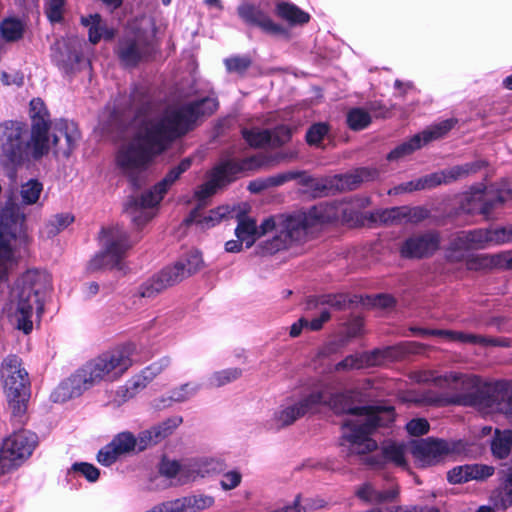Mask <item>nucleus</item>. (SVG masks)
I'll return each instance as SVG.
<instances>
[{
  "instance_id": "f257e3e1",
  "label": "nucleus",
  "mask_w": 512,
  "mask_h": 512,
  "mask_svg": "<svg viewBox=\"0 0 512 512\" xmlns=\"http://www.w3.org/2000/svg\"><path fill=\"white\" fill-rule=\"evenodd\" d=\"M335 214L312 209L293 216L278 215L265 219L259 226L247 216H239L235 235L244 242L246 248L252 247L257 240L265 239L259 244L261 253L273 254L286 249L292 242L300 241L312 233L324 221Z\"/></svg>"
},
{
  "instance_id": "f03ea898",
  "label": "nucleus",
  "mask_w": 512,
  "mask_h": 512,
  "mask_svg": "<svg viewBox=\"0 0 512 512\" xmlns=\"http://www.w3.org/2000/svg\"><path fill=\"white\" fill-rule=\"evenodd\" d=\"M137 131L133 137L124 140L115 155L119 172L135 182L153 158L161 153L172 139L164 127L159 111L147 108L136 118Z\"/></svg>"
},
{
  "instance_id": "7ed1b4c3",
  "label": "nucleus",
  "mask_w": 512,
  "mask_h": 512,
  "mask_svg": "<svg viewBox=\"0 0 512 512\" xmlns=\"http://www.w3.org/2000/svg\"><path fill=\"white\" fill-rule=\"evenodd\" d=\"M135 351L133 343H125L88 361L54 390L52 398L65 402L102 382L118 380L132 366Z\"/></svg>"
},
{
  "instance_id": "20e7f679",
  "label": "nucleus",
  "mask_w": 512,
  "mask_h": 512,
  "mask_svg": "<svg viewBox=\"0 0 512 512\" xmlns=\"http://www.w3.org/2000/svg\"><path fill=\"white\" fill-rule=\"evenodd\" d=\"M51 288V277L45 270L28 269L16 281L5 313L17 329L28 334L35 316L43 313L44 301Z\"/></svg>"
},
{
  "instance_id": "39448f33",
  "label": "nucleus",
  "mask_w": 512,
  "mask_h": 512,
  "mask_svg": "<svg viewBox=\"0 0 512 512\" xmlns=\"http://www.w3.org/2000/svg\"><path fill=\"white\" fill-rule=\"evenodd\" d=\"M30 116L33 119L31 137L33 157L39 158L50 149H53L57 155L68 157L80 138L77 126L73 122L59 121L49 127L48 111L39 98L31 100Z\"/></svg>"
},
{
  "instance_id": "423d86ee",
  "label": "nucleus",
  "mask_w": 512,
  "mask_h": 512,
  "mask_svg": "<svg viewBox=\"0 0 512 512\" xmlns=\"http://www.w3.org/2000/svg\"><path fill=\"white\" fill-rule=\"evenodd\" d=\"M394 421L391 407H362L351 410L344 423V439L352 453L364 454L376 448V442L369 436L380 426Z\"/></svg>"
},
{
  "instance_id": "0eeeda50",
  "label": "nucleus",
  "mask_w": 512,
  "mask_h": 512,
  "mask_svg": "<svg viewBox=\"0 0 512 512\" xmlns=\"http://www.w3.org/2000/svg\"><path fill=\"white\" fill-rule=\"evenodd\" d=\"M24 222L25 214L18 204L8 203L0 213V280H6L21 257Z\"/></svg>"
},
{
  "instance_id": "6e6552de",
  "label": "nucleus",
  "mask_w": 512,
  "mask_h": 512,
  "mask_svg": "<svg viewBox=\"0 0 512 512\" xmlns=\"http://www.w3.org/2000/svg\"><path fill=\"white\" fill-rule=\"evenodd\" d=\"M1 379L12 417L22 423L29 398L28 374L17 356L6 357L1 367Z\"/></svg>"
},
{
  "instance_id": "1a4fd4ad",
  "label": "nucleus",
  "mask_w": 512,
  "mask_h": 512,
  "mask_svg": "<svg viewBox=\"0 0 512 512\" xmlns=\"http://www.w3.org/2000/svg\"><path fill=\"white\" fill-rule=\"evenodd\" d=\"M190 159H185L171 169L167 175L151 190L143 193L139 199L133 201L128 207V213L133 223L140 227L156 216V208L162 201L168 189L176 182L182 173L190 167Z\"/></svg>"
},
{
  "instance_id": "9d476101",
  "label": "nucleus",
  "mask_w": 512,
  "mask_h": 512,
  "mask_svg": "<svg viewBox=\"0 0 512 512\" xmlns=\"http://www.w3.org/2000/svg\"><path fill=\"white\" fill-rule=\"evenodd\" d=\"M218 103L214 98H205L192 103L180 110L172 109L165 113L159 112L164 127L169 130L172 138L187 132L199 116L212 114Z\"/></svg>"
},
{
  "instance_id": "9b49d317",
  "label": "nucleus",
  "mask_w": 512,
  "mask_h": 512,
  "mask_svg": "<svg viewBox=\"0 0 512 512\" xmlns=\"http://www.w3.org/2000/svg\"><path fill=\"white\" fill-rule=\"evenodd\" d=\"M502 245L499 228L462 231L451 242L447 252L450 261L458 262L467 258L468 251Z\"/></svg>"
},
{
  "instance_id": "f8f14e48",
  "label": "nucleus",
  "mask_w": 512,
  "mask_h": 512,
  "mask_svg": "<svg viewBox=\"0 0 512 512\" xmlns=\"http://www.w3.org/2000/svg\"><path fill=\"white\" fill-rule=\"evenodd\" d=\"M323 399V393L319 390L310 392L299 398L287 399L273 411L267 422L268 428L278 431L292 425L297 419L320 404Z\"/></svg>"
},
{
  "instance_id": "ddd939ff",
  "label": "nucleus",
  "mask_w": 512,
  "mask_h": 512,
  "mask_svg": "<svg viewBox=\"0 0 512 512\" xmlns=\"http://www.w3.org/2000/svg\"><path fill=\"white\" fill-rule=\"evenodd\" d=\"M102 241L105 250L90 261L92 270L120 265L125 252L131 247L126 231L119 226L104 231Z\"/></svg>"
},
{
  "instance_id": "4468645a",
  "label": "nucleus",
  "mask_w": 512,
  "mask_h": 512,
  "mask_svg": "<svg viewBox=\"0 0 512 512\" xmlns=\"http://www.w3.org/2000/svg\"><path fill=\"white\" fill-rule=\"evenodd\" d=\"M36 436L27 430H20L3 441L0 449V471H6L18 466L29 457L35 447Z\"/></svg>"
},
{
  "instance_id": "2eb2a0df",
  "label": "nucleus",
  "mask_w": 512,
  "mask_h": 512,
  "mask_svg": "<svg viewBox=\"0 0 512 512\" xmlns=\"http://www.w3.org/2000/svg\"><path fill=\"white\" fill-rule=\"evenodd\" d=\"M23 127L18 123L6 122L0 125V149L7 161L16 163L21 161L25 155L31 154V142L25 146L22 140Z\"/></svg>"
},
{
  "instance_id": "dca6fc26",
  "label": "nucleus",
  "mask_w": 512,
  "mask_h": 512,
  "mask_svg": "<svg viewBox=\"0 0 512 512\" xmlns=\"http://www.w3.org/2000/svg\"><path fill=\"white\" fill-rule=\"evenodd\" d=\"M454 124V120L448 119L425 129L421 133L413 136L411 139L391 151L388 155V159H399L413 153L415 150L421 148L428 142L443 137L449 130L452 129Z\"/></svg>"
},
{
  "instance_id": "f3484780",
  "label": "nucleus",
  "mask_w": 512,
  "mask_h": 512,
  "mask_svg": "<svg viewBox=\"0 0 512 512\" xmlns=\"http://www.w3.org/2000/svg\"><path fill=\"white\" fill-rule=\"evenodd\" d=\"M452 452L451 446L436 439H425L412 443L411 453L420 467L433 465Z\"/></svg>"
},
{
  "instance_id": "a211bd4d",
  "label": "nucleus",
  "mask_w": 512,
  "mask_h": 512,
  "mask_svg": "<svg viewBox=\"0 0 512 512\" xmlns=\"http://www.w3.org/2000/svg\"><path fill=\"white\" fill-rule=\"evenodd\" d=\"M138 452L136 437L128 431L117 434L112 441L102 448L97 456V460L104 466H110L119 457Z\"/></svg>"
},
{
  "instance_id": "6ab92c4d",
  "label": "nucleus",
  "mask_w": 512,
  "mask_h": 512,
  "mask_svg": "<svg viewBox=\"0 0 512 512\" xmlns=\"http://www.w3.org/2000/svg\"><path fill=\"white\" fill-rule=\"evenodd\" d=\"M478 165L476 163H469L462 166H455L441 173H436L432 175L429 179H419L417 181H411L406 183L403 186L397 188L400 191H414L425 187H431L434 185H438L441 183H448L453 180H457L463 177H466L472 172H475L478 169Z\"/></svg>"
},
{
  "instance_id": "aec40b11",
  "label": "nucleus",
  "mask_w": 512,
  "mask_h": 512,
  "mask_svg": "<svg viewBox=\"0 0 512 512\" xmlns=\"http://www.w3.org/2000/svg\"><path fill=\"white\" fill-rule=\"evenodd\" d=\"M240 171L241 167L235 162L228 161L221 164L213 171L211 179L195 191L196 199L200 203L204 202L216 192L217 188L231 182Z\"/></svg>"
},
{
  "instance_id": "412c9836",
  "label": "nucleus",
  "mask_w": 512,
  "mask_h": 512,
  "mask_svg": "<svg viewBox=\"0 0 512 512\" xmlns=\"http://www.w3.org/2000/svg\"><path fill=\"white\" fill-rule=\"evenodd\" d=\"M400 494V488L397 483L390 482L385 487L366 482L360 485L356 490V495L361 500L370 504H384L394 502Z\"/></svg>"
},
{
  "instance_id": "4be33fe9",
  "label": "nucleus",
  "mask_w": 512,
  "mask_h": 512,
  "mask_svg": "<svg viewBox=\"0 0 512 512\" xmlns=\"http://www.w3.org/2000/svg\"><path fill=\"white\" fill-rule=\"evenodd\" d=\"M170 360L168 358H162L141 371L140 374L133 377L126 386L118 389L119 394H123V397L131 398L140 389H143L151 382L157 375H159L165 368L169 366Z\"/></svg>"
},
{
  "instance_id": "5701e85b",
  "label": "nucleus",
  "mask_w": 512,
  "mask_h": 512,
  "mask_svg": "<svg viewBox=\"0 0 512 512\" xmlns=\"http://www.w3.org/2000/svg\"><path fill=\"white\" fill-rule=\"evenodd\" d=\"M494 472L493 466L485 464L462 465L451 469L447 473V478L452 484H460L471 480L483 481L491 477Z\"/></svg>"
},
{
  "instance_id": "b1692460",
  "label": "nucleus",
  "mask_w": 512,
  "mask_h": 512,
  "mask_svg": "<svg viewBox=\"0 0 512 512\" xmlns=\"http://www.w3.org/2000/svg\"><path fill=\"white\" fill-rule=\"evenodd\" d=\"M439 246V239L434 234L409 238L401 247V253L407 257H424L432 254Z\"/></svg>"
},
{
  "instance_id": "393cba45",
  "label": "nucleus",
  "mask_w": 512,
  "mask_h": 512,
  "mask_svg": "<svg viewBox=\"0 0 512 512\" xmlns=\"http://www.w3.org/2000/svg\"><path fill=\"white\" fill-rule=\"evenodd\" d=\"M243 137L250 146L262 147L266 144L281 145L286 142L290 137V131L286 127L279 128L274 135H271L268 130L259 129H245Z\"/></svg>"
},
{
  "instance_id": "a878e982",
  "label": "nucleus",
  "mask_w": 512,
  "mask_h": 512,
  "mask_svg": "<svg viewBox=\"0 0 512 512\" xmlns=\"http://www.w3.org/2000/svg\"><path fill=\"white\" fill-rule=\"evenodd\" d=\"M469 269L503 268L512 269V249L495 254H481L467 262Z\"/></svg>"
},
{
  "instance_id": "bb28decb",
  "label": "nucleus",
  "mask_w": 512,
  "mask_h": 512,
  "mask_svg": "<svg viewBox=\"0 0 512 512\" xmlns=\"http://www.w3.org/2000/svg\"><path fill=\"white\" fill-rule=\"evenodd\" d=\"M479 411L484 414L502 412L512 420V396L496 392L476 402Z\"/></svg>"
},
{
  "instance_id": "cd10ccee",
  "label": "nucleus",
  "mask_w": 512,
  "mask_h": 512,
  "mask_svg": "<svg viewBox=\"0 0 512 512\" xmlns=\"http://www.w3.org/2000/svg\"><path fill=\"white\" fill-rule=\"evenodd\" d=\"M204 265L202 255L198 251H191L173 266L167 267L178 283L199 271Z\"/></svg>"
},
{
  "instance_id": "c85d7f7f",
  "label": "nucleus",
  "mask_w": 512,
  "mask_h": 512,
  "mask_svg": "<svg viewBox=\"0 0 512 512\" xmlns=\"http://www.w3.org/2000/svg\"><path fill=\"white\" fill-rule=\"evenodd\" d=\"M428 335L438 336L444 339L446 342H459V343H472V344H480V345H494V346H504L505 343L495 340V339H486L484 337L468 334L458 331L452 330H428L424 332Z\"/></svg>"
},
{
  "instance_id": "c756f323",
  "label": "nucleus",
  "mask_w": 512,
  "mask_h": 512,
  "mask_svg": "<svg viewBox=\"0 0 512 512\" xmlns=\"http://www.w3.org/2000/svg\"><path fill=\"white\" fill-rule=\"evenodd\" d=\"M168 268H164L157 275L144 282L138 289V294L143 298H151L169 286L176 284Z\"/></svg>"
},
{
  "instance_id": "7c9ffc66",
  "label": "nucleus",
  "mask_w": 512,
  "mask_h": 512,
  "mask_svg": "<svg viewBox=\"0 0 512 512\" xmlns=\"http://www.w3.org/2000/svg\"><path fill=\"white\" fill-rule=\"evenodd\" d=\"M168 268H164L157 275L144 282L138 289V294L143 298H151L169 286L176 284Z\"/></svg>"
},
{
  "instance_id": "2f4dec72",
  "label": "nucleus",
  "mask_w": 512,
  "mask_h": 512,
  "mask_svg": "<svg viewBox=\"0 0 512 512\" xmlns=\"http://www.w3.org/2000/svg\"><path fill=\"white\" fill-rule=\"evenodd\" d=\"M231 212L232 211L229 206L224 205L212 209L204 214L194 211L187 219V222H193L201 229H209L221 223L231 214Z\"/></svg>"
},
{
  "instance_id": "473e14b6",
  "label": "nucleus",
  "mask_w": 512,
  "mask_h": 512,
  "mask_svg": "<svg viewBox=\"0 0 512 512\" xmlns=\"http://www.w3.org/2000/svg\"><path fill=\"white\" fill-rule=\"evenodd\" d=\"M384 355L381 351H373L361 355H350L336 366L337 370L360 369L369 366L381 365Z\"/></svg>"
},
{
  "instance_id": "72a5a7b5",
  "label": "nucleus",
  "mask_w": 512,
  "mask_h": 512,
  "mask_svg": "<svg viewBox=\"0 0 512 512\" xmlns=\"http://www.w3.org/2000/svg\"><path fill=\"white\" fill-rule=\"evenodd\" d=\"M276 13L283 20L290 24H305L310 16L296 5L288 1H279L276 5Z\"/></svg>"
},
{
  "instance_id": "f704fd0d",
  "label": "nucleus",
  "mask_w": 512,
  "mask_h": 512,
  "mask_svg": "<svg viewBox=\"0 0 512 512\" xmlns=\"http://www.w3.org/2000/svg\"><path fill=\"white\" fill-rule=\"evenodd\" d=\"M408 450V446L404 443L388 441L382 446V455L386 462H390L399 467H406Z\"/></svg>"
},
{
  "instance_id": "c9c22d12",
  "label": "nucleus",
  "mask_w": 512,
  "mask_h": 512,
  "mask_svg": "<svg viewBox=\"0 0 512 512\" xmlns=\"http://www.w3.org/2000/svg\"><path fill=\"white\" fill-rule=\"evenodd\" d=\"M82 23L89 28V40L93 44L101 39H111L114 35L113 30L105 26L98 14L82 18Z\"/></svg>"
},
{
  "instance_id": "e433bc0d",
  "label": "nucleus",
  "mask_w": 512,
  "mask_h": 512,
  "mask_svg": "<svg viewBox=\"0 0 512 512\" xmlns=\"http://www.w3.org/2000/svg\"><path fill=\"white\" fill-rule=\"evenodd\" d=\"M511 450H512V431L496 430L494 439L491 443L492 454L499 459H504L509 455Z\"/></svg>"
},
{
  "instance_id": "4c0bfd02",
  "label": "nucleus",
  "mask_w": 512,
  "mask_h": 512,
  "mask_svg": "<svg viewBox=\"0 0 512 512\" xmlns=\"http://www.w3.org/2000/svg\"><path fill=\"white\" fill-rule=\"evenodd\" d=\"M491 501L499 509H507L512 506V472L505 482L492 493Z\"/></svg>"
},
{
  "instance_id": "58836bf2",
  "label": "nucleus",
  "mask_w": 512,
  "mask_h": 512,
  "mask_svg": "<svg viewBox=\"0 0 512 512\" xmlns=\"http://www.w3.org/2000/svg\"><path fill=\"white\" fill-rule=\"evenodd\" d=\"M374 176V171L363 168L357 170L353 174L340 176L338 178V183L336 184V187L342 190H352L356 188L360 182L371 180L374 178Z\"/></svg>"
},
{
  "instance_id": "ea45409f",
  "label": "nucleus",
  "mask_w": 512,
  "mask_h": 512,
  "mask_svg": "<svg viewBox=\"0 0 512 512\" xmlns=\"http://www.w3.org/2000/svg\"><path fill=\"white\" fill-rule=\"evenodd\" d=\"M23 23L16 18H7L0 23V34L5 41H17L23 35Z\"/></svg>"
},
{
  "instance_id": "a19ab883",
  "label": "nucleus",
  "mask_w": 512,
  "mask_h": 512,
  "mask_svg": "<svg viewBox=\"0 0 512 512\" xmlns=\"http://www.w3.org/2000/svg\"><path fill=\"white\" fill-rule=\"evenodd\" d=\"M74 222V216L70 213H61L52 216L45 225L48 237H54Z\"/></svg>"
},
{
  "instance_id": "79ce46f5",
  "label": "nucleus",
  "mask_w": 512,
  "mask_h": 512,
  "mask_svg": "<svg viewBox=\"0 0 512 512\" xmlns=\"http://www.w3.org/2000/svg\"><path fill=\"white\" fill-rule=\"evenodd\" d=\"M43 191V185L34 179H31L24 183L20 189V196L24 205L37 204L41 193Z\"/></svg>"
},
{
  "instance_id": "37998d69",
  "label": "nucleus",
  "mask_w": 512,
  "mask_h": 512,
  "mask_svg": "<svg viewBox=\"0 0 512 512\" xmlns=\"http://www.w3.org/2000/svg\"><path fill=\"white\" fill-rule=\"evenodd\" d=\"M241 374L242 371L238 368H228L217 371L208 378V385L210 387H221L237 380Z\"/></svg>"
},
{
  "instance_id": "c03bdc74",
  "label": "nucleus",
  "mask_w": 512,
  "mask_h": 512,
  "mask_svg": "<svg viewBox=\"0 0 512 512\" xmlns=\"http://www.w3.org/2000/svg\"><path fill=\"white\" fill-rule=\"evenodd\" d=\"M159 431L160 430H158L156 426H153L147 430L140 432L136 437L138 452L144 451L148 447L155 445L161 439H163Z\"/></svg>"
},
{
  "instance_id": "a18cd8bd",
  "label": "nucleus",
  "mask_w": 512,
  "mask_h": 512,
  "mask_svg": "<svg viewBox=\"0 0 512 512\" xmlns=\"http://www.w3.org/2000/svg\"><path fill=\"white\" fill-rule=\"evenodd\" d=\"M119 55L126 65H133L140 59L141 51L137 43L125 41L120 45Z\"/></svg>"
},
{
  "instance_id": "49530a36",
  "label": "nucleus",
  "mask_w": 512,
  "mask_h": 512,
  "mask_svg": "<svg viewBox=\"0 0 512 512\" xmlns=\"http://www.w3.org/2000/svg\"><path fill=\"white\" fill-rule=\"evenodd\" d=\"M44 11L51 22H60L66 11V0H45Z\"/></svg>"
},
{
  "instance_id": "de8ad7c7",
  "label": "nucleus",
  "mask_w": 512,
  "mask_h": 512,
  "mask_svg": "<svg viewBox=\"0 0 512 512\" xmlns=\"http://www.w3.org/2000/svg\"><path fill=\"white\" fill-rule=\"evenodd\" d=\"M470 201L471 204L469 210H471V212L488 214L493 207V203L490 202L487 192L477 191L473 193Z\"/></svg>"
},
{
  "instance_id": "09e8293b",
  "label": "nucleus",
  "mask_w": 512,
  "mask_h": 512,
  "mask_svg": "<svg viewBox=\"0 0 512 512\" xmlns=\"http://www.w3.org/2000/svg\"><path fill=\"white\" fill-rule=\"evenodd\" d=\"M370 115L359 108L353 109L348 113L347 122L351 129L361 130L370 123Z\"/></svg>"
},
{
  "instance_id": "8fccbe9b",
  "label": "nucleus",
  "mask_w": 512,
  "mask_h": 512,
  "mask_svg": "<svg viewBox=\"0 0 512 512\" xmlns=\"http://www.w3.org/2000/svg\"><path fill=\"white\" fill-rule=\"evenodd\" d=\"M199 389H200V386L195 383L183 384L171 392L170 400L175 401V402L187 401L192 396H194L198 392Z\"/></svg>"
},
{
  "instance_id": "3c124183",
  "label": "nucleus",
  "mask_w": 512,
  "mask_h": 512,
  "mask_svg": "<svg viewBox=\"0 0 512 512\" xmlns=\"http://www.w3.org/2000/svg\"><path fill=\"white\" fill-rule=\"evenodd\" d=\"M239 14L241 17L250 20V21H259L260 25H262L267 31L277 32L280 28L274 24L271 20L267 18L259 19L254 16V8L250 5H243L239 8Z\"/></svg>"
},
{
  "instance_id": "603ef678",
  "label": "nucleus",
  "mask_w": 512,
  "mask_h": 512,
  "mask_svg": "<svg viewBox=\"0 0 512 512\" xmlns=\"http://www.w3.org/2000/svg\"><path fill=\"white\" fill-rule=\"evenodd\" d=\"M242 482V474L240 471L233 469L221 475L219 485L223 491H231L240 486Z\"/></svg>"
},
{
  "instance_id": "864d4df0",
  "label": "nucleus",
  "mask_w": 512,
  "mask_h": 512,
  "mask_svg": "<svg viewBox=\"0 0 512 512\" xmlns=\"http://www.w3.org/2000/svg\"><path fill=\"white\" fill-rule=\"evenodd\" d=\"M159 471L162 475L172 478L177 475H182L183 468L178 461L164 458L160 463Z\"/></svg>"
},
{
  "instance_id": "5fc2aeb1",
  "label": "nucleus",
  "mask_w": 512,
  "mask_h": 512,
  "mask_svg": "<svg viewBox=\"0 0 512 512\" xmlns=\"http://www.w3.org/2000/svg\"><path fill=\"white\" fill-rule=\"evenodd\" d=\"M72 470L82 474L88 481L94 482L99 478V470L89 463H75Z\"/></svg>"
},
{
  "instance_id": "6e6d98bb",
  "label": "nucleus",
  "mask_w": 512,
  "mask_h": 512,
  "mask_svg": "<svg viewBox=\"0 0 512 512\" xmlns=\"http://www.w3.org/2000/svg\"><path fill=\"white\" fill-rule=\"evenodd\" d=\"M182 421L183 419L181 416L175 415L166 419L159 425H156V428L160 430V434L162 435L163 438H165L168 435H170L176 428H178L181 425Z\"/></svg>"
},
{
  "instance_id": "4d7b16f0",
  "label": "nucleus",
  "mask_w": 512,
  "mask_h": 512,
  "mask_svg": "<svg viewBox=\"0 0 512 512\" xmlns=\"http://www.w3.org/2000/svg\"><path fill=\"white\" fill-rule=\"evenodd\" d=\"M225 65L229 72L241 74L250 66V60L244 57H233L226 59Z\"/></svg>"
},
{
  "instance_id": "13d9d810",
  "label": "nucleus",
  "mask_w": 512,
  "mask_h": 512,
  "mask_svg": "<svg viewBox=\"0 0 512 512\" xmlns=\"http://www.w3.org/2000/svg\"><path fill=\"white\" fill-rule=\"evenodd\" d=\"M406 429L409 434L414 436L423 435L428 432L429 430V423L427 420L418 418L413 419L410 422L407 423Z\"/></svg>"
},
{
  "instance_id": "bf43d9fd",
  "label": "nucleus",
  "mask_w": 512,
  "mask_h": 512,
  "mask_svg": "<svg viewBox=\"0 0 512 512\" xmlns=\"http://www.w3.org/2000/svg\"><path fill=\"white\" fill-rule=\"evenodd\" d=\"M328 128L325 124H315L307 132V141L309 144H318L326 135Z\"/></svg>"
},
{
  "instance_id": "052dcab7",
  "label": "nucleus",
  "mask_w": 512,
  "mask_h": 512,
  "mask_svg": "<svg viewBox=\"0 0 512 512\" xmlns=\"http://www.w3.org/2000/svg\"><path fill=\"white\" fill-rule=\"evenodd\" d=\"M461 379V376L457 373H449L445 375L434 376L432 375L431 380L441 388H449Z\"/></svg>"
},
{
  "instance_id": "680f3d73",
  "label": "nucleus",
  "mask_w": 512,
  "mask_h": 512,
  "mask_svg": "<svg viewBox=\"0 0 512 512\" xmlns=\"http://www.w3.org/2000/svg\"><path fill=\"white\" fill-rule=\"evenodd\" d=\"M0 78H1V81L4 85H16V86H21L23 84V80H24V77L21 73L19 72H13V73H8V72H1L0 74Z\"/></svg>"
},
{
  "instance_id": "e2e57ef3",
  "label": "nucleus",
  "mask_w": 512,
  "mask_h": 512,
  "mask_svg": "<svg viewBox=\"0 0 512 512\" xmlns=\"http://www.w3.org/2000/svg\"><path fill=\"white\" fill-rule=\"evenodd\" d=\"M403 215V209L402 208H392L389 210H385L381 213L380 219L383 222H393L397 220L400 216Z\"/></svg>"
},
{
  "instance_id": "0e129e2a",
  "label": "nucleus",
  "mask_w": 512,
  "mask_h": 512,
  "mask_svg": "<svg viewBox=\"0 0 512 512\" xmlns=\"http://www.w3.org/2000/svg\"><path fill=\"white\" fill-rule=\"evenodd\" d=\"M330 318V314L328 311H322L320 316L317 317V318H314L312 321H308V327L311 329V330H318L322 327L323 323H325L326 321H328V319Z\"/></svg>"
},
{
  "instance_id": "69168bd1",
  "label": "nucleus",
  "mask_w": 512,
  "mask_h": 512,
  "mask_svg": "<svg viewBox=\"0 0 512 512\" xmlns=\"http://www.w3.org/2000/svg\"><path fill=\"white\" fill-rule=\"evenodd\" d=\"M244 242L239 238L236 240H229L225 243V251L228 253H238L242 250Z\"/></svg>"
},
{
  "instance_id": "338daca9",
  "label": "nucleus",
  "mask_w": 512,
  "mask_h": 512,
  "mask_svg": "<svg viewBox=\"0 0 512 512\" xmlns=\"http://www.w3.org/2000/svg\"><path fill=\"white\" fill-rule=\"evenodd\" d=\"M498 228L502 245L512 243V224Z\"/></svg>"
},
{
  "instance_id": "774afa93",
  "label": "nucleus",
  "mask_w": 512,
  "mask_h": 512,
  "mask_svg": "<svg viewBox=\"0 0 512 512\" xmlns=\"http://www.w3.org/2000/svg\"><path fill=\"white\" fill-rule=\"evenodd\" d=\"M395 512H437L434 508L429 507H404V506H395Z\"/></svg>"
}]
</instances>
